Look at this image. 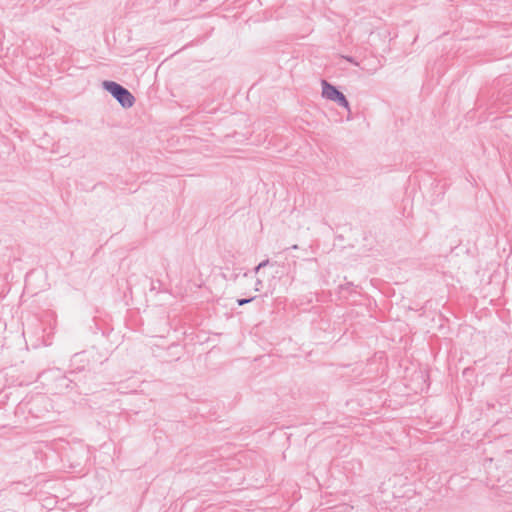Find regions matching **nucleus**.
<instances>
[{"mask_svg":"<svg viewBox=\"0 0 512 512\" xmlns=\"http://www.w3.org/2000/svg\"><path fill=\"white\" fill-rule=\"evenodd\" d=\"M320 96L323 100L350 111V104L345 94L327 80H321L320 82Z\"/></svg>","mask_w":512,"mask_h":512,"instance_id":"nucleus-2","label":"nucleus"},{"mask_svg":"<svg viewBox=\"0 0 512 512\" xmlns=\"http://www.w3.org/2000/svg\"><path fill=\"white\" fill-rule=\"evenodd\" d=\"M101 85L122 108L130 109L134 106L136 99L128 89L110 80L103 81Z\"/></svg>","mask_w":512,"mask_h":512,"instance_id":"nucleus-1","label":"nucleus"},{"mask_svg":"<svg viewBox=\"0 0 512 512\" xmlns=\"http://www.w3.org/2000/svg\"><path fill=\"white\" fill-rule=\"evenodd\" d=\"M248 302H250L249 299H241V300L238 301L239 305H244V304H246Z\"/></svg>","mask_w":512,"mask_h":512,"instance_id":"nucleus-4","label":"nucleus"},{"mask_svg":"<svg viewBox=\"0 0 512 512\" xmlns=\"http://www.w3.org/2000/svg\"><path fill=\"white\" fill-rule=\"evenodd\" d=\"M269 263L268 260H265V261H262L260 262L255 268H254V272L257 274L261 268L265 267L267 264Z\"/></svg>","mask_w":512,"mask_h":512,"instance_id":"nucleus-3","label":"nucleus"},{"mask_svg":"<svg viewBox=\"0 0 512 512\" xmlns=\"http://www.w3.org/2000/svg\"><path fill=\"white\" fill-rule=\"evenodd\" d=\"M260 286H261V281L257 280V284H256V287H255V291L256 292H258L260 290Z\"/></svg>","mask_w":512,"mask_h":512,"instance_id":"nucleus-5","label":"nucleus"}]
</instances>
